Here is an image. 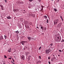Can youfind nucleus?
I'll use <instances>...</instances> for the list:
<instances>
[{
	"instance_id": "1",
	"label": "nucleus",
	"mask_w": 64,
	"mask_h": 64,
	"mask_svg": "<svg viewBox=\"0 0 64 64\" xmlns=\"http://www.w3.org/2000/svg\"><path fill=\"white\" fill-rule=\"evenodd\" d=\"M50 49V51L49 50H46V54H49V52H52V48H51Z\"/></svg>"
},
{
	"instance_id": "2",
	"label": "nucleus",
	"mask_w": 64,
	"mask_h": 64,
	"mask_svg": "<svg viewBox=\"0 0 64 64\" xmlns=\"http://www.w3.org/2000/svg\"><path fill=\"white\" fill-rule=\"evenodd\" d=\"M57 38L58 39H56V42H60L61 41V37L59 38V37H58Z\"/></svg>"
},
{
	"instance_id": "3",
	"label": "nucleus",
	"mask_w": 64,
	"mask_h": 64,
	"mask_svg": "<svg viewBox=\"0 0 64 64\" xmlns=\"http://www.w3.org/2000/svg\"><path fill=\"white\" fill-rule=\"evenodd\" d=\"M20 57L21 59L23 60H25V56H24L22 55L20 56Z\"/></svg>"
},
{
	"instance_id": "4",
	"label": "nucleus",
	"mask_w": 64,
	"mask_h": 64,
	"mask_svg": "<svg viewBox=\"0 0 64 64\" xmlns=\"http://www.w3.org/2000/svg\"><path fill=\"white\" fill-rule=\"evenodd\" d=\"M54 22L56 24H57V23L59 22V19H56L55 20H54Z\"/></svg>"
},
{
	"instance_id": "5",
	"label": "nucleus",
	"mask_w": 64,
	"mask_h": 64,
	"mask_svg": "<svg viewBox=\"0 0 64 64\" xmlns=\"http://www.w3.org/2000/svg\"><path fill=\"white\" fill-rule=\"evenodd\" d=\"M25 43H27V41H22L20 42V44H22V43H24V44Z\"/></svg>"
},
{
	"instance_id": "6",
	"label": "nucleus",
	"mask_w": 64,
	"mask_h": 64,
	"mask_svg": "<svg viewBox=\"0 0 64 64\" xmlns=\"http://www.w3.org/2000/svg\"><path fill=\"white\" fill-rule=\"evenodd\" d=\"M25 55L26 56H27V55H28V54H30V53L29 52H25Z\"/></svg>"
},
{
	"instance_id": "7",
	"label": "nucleus",
	"mask_w": 64,
	"mask_h": 64,
	"mask_svg": "<svg viewBox=\"0 0 64 64\" xmlns=\"http://www.w3.org/2000/svg\"><path fill=\"white\" fill-rule=\"evenodd\" d=\"M62 24V22H61L60 23H59V24L58 25V26H59V27H61V25Z\"/></svg>"
},
{
	"instance_id": "8",
	"label": "nucleus",
	"mask_w": 64,
	"mask_h": 64,
	"mask_svg": "<svg viewBox=\"0 0 64 64\" xmlns=\"http://www.w3.org/2000/svg\"><path fill=\"white\" fill-rule=\"evenodd\" d=\"M11 48H10L8 50V52H10L11 51Z\"/></svg>"
},
{
	"instance_id": "9",
	"label": "nucleus",
	"mask_w": 64,
	"mask_h": 64,
	"mask_svg": "<svg viewBox=\"0 0 64 64\" xmlns=\"http://www.w3.org/2000/svg\"><path fill=\"white\" fill-rule=\"evenodd\" d=\"M27 38H28V39L29 40V41H30V40H31V37L28 36Z\"/></svg>"
},
{
	"instance_id": "10",
	"label": "nucleus",
	"mask_w": 64,
	"mask_h": 64,
	"mask_svg": "<svg viewBox=\"0 0 64 64\" xmlns=\"http://www.w3.org/2000/svg\"><path fill=\"white\" fill-rule=\"evenodd\" d=\"M44 18L46 19H47V16H44Z\"/></svg>"
},
{
	"instance_id": "11",
	"label": "nucleus",
	"mask_w": 64,
	"mask_h": 64,
	"mask_svg": "<svg viewBox=\"0 0 64 64\" xmlns=\"http://www.w3.org/2000/svg\"><path fill=\"white\" fill-rule=\"evenodd\" d=\"M7 18L8 19H11V18L10 16H8L7 17Z\"/></svg>"
},
{
	"instance_id": "12",
	"label": "nucleus",
	"mask_w": 64,
	"mask_h": 64,
	"mask_svg": "<svg viewBox=\"0 0 64 64\" xmlns=\"http://www.w3.org/2000/svg\"><path fill=\"white\" fill-rule=\"evenodd\" d=\"M41 61H38V62H36V64H38V63H41Z\"/></svg>"
},
{
	"instance_id": "13",
	"label": "nucleus",
	"mask_w": 64,
	"mask_h": 64,
	"mask_svg": "<svg viewBox=\"0 0 64 64\" xmlns=\"http://www.w3.org/2000/svg\"><path fill=\"white\" fill-rule=\"evenodd\" d=\"M31 16H33V17H34H34H35V15H34V14H31Z\"/></svg>"
},
{
	"instance_id": "14",
	"label": "nucleus",
	"mask_w": 64,
	"mask_h": 64,
	"mask_svg": "<svg viewBox=\"0 0 64 64\" xmlns=\"http://www.w3.org/2000/svg\"><path fill=\"white\" fill-rule=\"evenodd\" d=\"M60 17L62 21H63V19L62 18V16H60Z\"/></svg>"
},
{
	"instance_id": "15",
	"label": "nucleus",
	"mask_w": 64,
	"mask_h": 64,
	"mask_svg": "<svg viewBox=\"0 0 64 64\" xmlns=\"http://www.w3.org/2000/svg\"><path fill=\"white\" fill-rule=\"evenodd\" d=\"M0 39V40H2V39H3V36H1Z\"/></svg>"
},
{
	"instance_id": "16",
	"label": "nucleus",
	"mask_w": 64,
	"mask_h": 64,
	"mask_svg": "<svg viewBox=\"0 0 64 64\" xmlns=\"http://www.w3.org/2000/svg\"><path fill=\"white\" fill-rule=\"evenodd\" d=\"M15 32L16 33H17V34H18L19 33V32H18V30H17Z\"/></svg>"
},
{
	"instance_id": "17",
	"label": "nucleus",
	"mask_w": 64,
	"mask_h": 64,
	"mask_svg": "<svg viewBox=\"0 0 64 64\" xmlns=\"http://www.w3.org/2000/svg\"><path fill=\"white\" fill-rule=\"evenodd\" d=\"M29 24H30V25H32V23L31 22H30L29 23Z\"/></svg>"
},
{
	"instance_id": "18",
	"label": "nucleus",
	"mask_w": 64,
	"mask_h": 64,
	"mask_svg": "<svg viewBox=\"0 0 64 64\" xmlns=\"http://www.w3.org/2000/svg\"><path fill=\"white\" fill-rule=\"evenodd\" d=\"M54 10L55 12H57V9H56L54 8Z\"/></svg>"
},
{
	"instance_id": "19",
	"label": "nucleus",
	"mask_w": 64,
	"mask_h": 64,
	"mask_svg": "<svg viewBox=\"0 0 64 64\" xmlns=\"http://www.w3.org/2000/svg\"><path fill=\"white\" fill-rule=\"evenodd\" d=\"M53 44H49V45H50L51 46H53Z\"/></svg>"
},
{
	"instance_id": "20",
	"label": "nucleus",
	"mask_w": 64,
	"mask_h": 64,
	"mask_svg": "<svg viewBox=\"0 0 64 64\" xmlns=\"http://www.w3.org/2000/svg\"><path fill=\"white\" fill-rule=\"evenodd\" d=\"M0 6L1 7V8H2V7H3V6L2 5H0Z\"/></svg>"
},
{
	"instance_id": "21",
	"label": "nucleus",
	"mask_w": 64,
	"mask_h": 64,
	"mask_svg": "<svg viewBox=\"0 0 64 64\" xmlns=\"http://www.w3.org/2000/svg\"><path fill=\"white\" fill-rule=\"evenodd\" d=\"M4 58H7L6 56L5 55L4 56Z\"/></svg>"
},
{
	"instance_id": "22",
	"label": "nucleus",
	"mask_w": 64,
	"mask_h": 64,
	"mask_svg": "<svg viewBox=\"0 0 64 64\" xmlns=\"http://www.w3.org/2000/svg\"><path fill=\"white\" fill-rule=\"evenodd\" d=\"M17 10V9H16V10H13V11L14 12H16V10Z\"/></svg>"
},
{
	"instance_id": "23",
	"label": "nucleus",
	"mask_w": 64,
	"mask_h": 64,
	"mask_svg": "<svg viewBox=\"0 0 64 64\" xmlns=\"http://www.w3.org/2000/svg\"><path fill=\"white\" fill-rule=\"evenodd\" d=\"M56 37H59V34H57L56 35Z\"/></svg>"
},
{
	"instance_id": "24",
	"label": "nucleus",
	"mask_w": 64,
	"mask_h": 64,
	"mask_svg": "<svg viewBox=\"0 0 64 64\" xmlns=\"http://www.w3.org/2000/svg\"><path fill=\"white\" fill-rule=\"evenodd\" d=\"M59 52H62V50H58Z\"/></svg>"
},
{
	"instance_id": "25",
	"label": "nucleus",
	"mask_w": 64,
	"mask_h": 64,
	"mask_svg": "<svg viewBox=\"0 0 64 64\" xmlns=\"http://www.w3.org/2000/svg\"><path fill=\"white\" fill-rule=\"evenodd\" d=\"M46 23H48V19H46Z\"/></svg>"
},
{
	"instance_id": "26",
	"label": "nucleus",
	"mask_w": 64,
	"mask_h": 64,
	"mask_svg": "<svg viewBox=\"0 0 64 64\" xmlns=\"http://www.w3.org/2000/svg\"><path fill=\"white\" fill-rule=\"evenodd\" d=\"M61 42H64V40H63V39H62Z\"/></svg>"
},
{
	"instance_id": "27",
	"label": "nucleus",
	"mask_w": 64,
	"mask_h": 64,
	"mask_svg": "<svg viewBox=\"0 0 64 64\" xmlns=\"http://www.w3.org/2000/svg\"><path fill=\"white\" fill-rule=\"evenodd\" d=\"M32 1H33V0H29V1L30 2H32Z\"/></svg>"
},
{
	"instance_id": "28",
	"label": "nucleus",
	"mask_w": 64,
	"mask_h": 64,
	"mask_svg": "<svg viewBox=\"0 0 64 64\" xmlns=\"http://www.w3.org/2000/svg\"><path fill=\"white\" fill-rule=\"evenodd\" d=\"M2 10H4V8H3V7H2Z\"/></svg>"
},
{
	"instance_id": "29",
	"label": "nucleus",
	"mask_w": 64,
	"mask_h": 64,
	"mask_svg": "<svg viewBox=\"0 0 64 64\" xmlns=\"http://www.w3.org/2000/svg\"><path fill=\"white\" fill-rule=\"evenodd\" d=\"M39 58L40 59H41V56H39Z\"/></svg>"
},
{
	"instance_id": "30",
	"label": "nucleus",
	"mask_w": 64,
	"mask_h": 64,
	"mask_svg": "<svg viewBox=\"0 0 64 64\" xmlns=\"http://www.w3.org/2000/svg\"><path fill=\"white\" fill-rule=\"evenodd\" d=\"M51 61H53V59L52 58L51 59Z\"/></svg>"
},
{
	"instance_id": "31",
	"label": "nucleus",
	"mask_w": 64,
	"mask_h": 64,
	"mask_svg": "<svg viewBox=\"0 0 64 64\" xmlns=\"http://www.w3.org/2000/svg\"><path fill=\"white\" fill-rule=\"evenodd\" d=\"M41 7H42V9H43V6H42Z\"/></svg>"
},
{
	"instance_id": "32",
	"label": "nucleus",
	"mask_w": 64,
	"mask_h": 64,
	"mask_svg": "<svg viewBox=\"0 0 64 64\" xmlns=\"http://www.w3.org/2000/svg\"><path fill=\"white\" fill-rule=\"evenodd\" d=\"M41 48V46H40V47L38 49H39V50H40V49Z\"/></svg>"
},
{
	"instance_id": "33",
	"label": "nucleus",
	"mask_w": 64,
	"mask_h": 64,
	"mask_svg": "<svg viewBox=\"0 0 64 64\" xmlns=\"http://www.w3.org/2000/svg\"><path fill=\"white\" fill-rule=\"evenodd\" d=\"M58 64H62V62H60L58 63Z\"/></svg>"
},
{
	"instance_id": "34",
	"label": "nucleus",
	"mask_w": 64,
	"mask_h": 64,
	"mask_svg": "<svg viewBox=\"0 0 64 64\" xmlns=\"http://www.w3.org/2000/svg\"><path fill=\"white\" fill-rule=\"evenodd\" d=\"M5 2L6 3H7V0H5Z\"/></svg>"
},
{
	"instance_id": "35",
	"label": "nucleus",
	"mask_w": 64,
	"mask_h": 64,
	"mask_svg": "<svg viewBox=\"0 0 64 64\" xmlns=\"http://www.w3.org/2000/svg\"><path fill=\"white\" fill-rule=\"evenodd\" d=\"M4 38H6V35H4Z\"/></svg>"
},
{
	"instance_id": "36",
	"label": "nucleus",
	"mask_w": 64,
	"mask_h": 64,
	"mask_svg": "<svg viewBox=\"0 0 64 64\" xmlns=\"http://www.w3.org/2000/svg\"><path fill=\"white\" fill-rule=\"evenodd\" d=\"M48 59H50V57H48Z\"/></svg>"
},
{
	"instance_id": "37",
	"label": "nucleus",
	"mask_w": 64,
	"mask_h": 64,
	"mask_svg": "<svg viewBox=\"0 0 64 64\" xmlns=\"http://www.w3.org/2000/svg\"><path fill=\"white\" fill-rule=\"evenodd\" d=\"M41 29H42H42H43V26H41Z\"/></svg>"
},
{
	"instance_id": "38",
	"label": "nucleus",
	"mask_w": 64,
	"mask_h": 64,
	"mask_svg": "<svg viewBox=\"0 0 64 64\" xmlns=\"http://www.w3.org/2000/svg\"><path fill=\"white\" fill-rule=\"evenodd\" d=\"M22 45H24V43H22Z\"/></svg>"
},
{
	"instance_id": "39",
	"label": "nucleus",
	"mask_w": 64,
	"mask_h": 64,
	"mask_svg": "<svg viewBox=\"0 0 64 64\" xmlns=\"http://www.w3.org/2000/svg\"><path fill=\"white\" fill-rule=\"evenodd\" d=\"M41 10H42H42H43V8H42L41 9Z\"/></svg>"
},
{
	"instance_id": "40",
	"label": "nucleus",
	"mask_w": 64,
	"mask_h": 64,
	"mask_svg": "<svg viewBox=\"0 0 64 64\" xmlns=\"http://www.w3.org/2000/svg\"><path fill=\"white\" fill-rule=\"evenodd\" d=\"M48 63H49V64H50V62H49Z\"/></svg>"
},
{
	"instance_id": "41",
	"label": "nucleus",
	"mask_w": 64,
	"mask_h": 64,
	"mask_svg": "<svg viewBox=\"0 0 64 64\" xmlns=\"http://www.w3.org/2000/svg\"><path fill=\"white\" fill-rule=\"evenodd\" d=\"M38 1L40 2H41V0H38Z\"/></svg>"
},
{
	"instance_id": "42",
	"label": "nucleus",
	"mask_w": 64,
	"mask_h": 64,
	"mask_svg": "<svg viewBox=\"0 0 64 64\" xmlns=\"http://www.w3.org/2000/svg\"><path fill=\"white\" fill-rule=\"evenodd\" d=\"M36 28H37L38 29H39V28H38V26H37V27H36Z\"/></svg>"
},
{
	"instance_id": "43",
	"label": "nucleus",
	"mask_w": 64,
	"mask_h": 64,
	"mask_svg": "<svg viewBox=\"0 0 64 64\" xmlns=\"http://www.w3.org/2000/svg\"><path fill=\"white\" fill-rule=\"evenodd\" d=\"M12 60H13V62H14V60H13V59H12Z\"/></svg>"
},
{
	"instance_id": "44",
	"label": "nucleus",
	"mask_w": 64,
	"mask_h": 64,
	"mask_svg": "<svg viewBox=\"0 0 64 64\" xmlns=\"http://www.w3.org/2000/svg\"><path fill=\"white\" fill-rule=\"evenodd\" d=\"M24 50H25V48H24Z\"/></svg>"
},
{
	"instance_id": "45",
	"label": "nucleus",
	"mask_w": 64,
	"mask_h": 64,
	"mask_svg": "<svg viewBox=\"0 0 64 64\" xmlns=\"http://www.w3.org/2000/svg\"><path fill=\"white\" fill-rule=\"evenodd\" d=\"M9 59H11V58H8Z\"/></svg>"
},
{
	"instance_id": "46",
	"label": "nucleus",
	"mask_w": 64,
	"mask_h": 64,
	"mask_svg": "<svg viewBox=\"0 0 64 64\" xmlns=\"http://www.w3.org/2000/svg\"><path fill=\"white\" fill-rule=\"evenodd\" d=\"M59 0H58L57 1V2H59Z\"/></svg>"
},
{
	"instance_id": "47",
	"label": "nucleus",
	"mask_w": 64,
	"mask_h": 64,
	"mask_svg": "<svg viewBox=\"0 0 64 64\" xmlns=\"http://www.w3.org/2000/svg\"><path fill=\"white\" fill-rule=\"evenodd\" d=\"M45 30H46V28H45Z\"/></svg>"
},
{
	"instance_id": "48",
	"label": "nucleus",
	"mask_w": 64,
	"mask_h": 64,
	"mask_svg": "<svg viewBox=\"0 0 64 64\" xmlns=\"http://www.w3.org/2000/svg\"><path fill=\"white\" fill-rule=\"evenodd\" d=\"M60 56V55L59 54L58 55V56H59V57Z\"/></svg>"
},
{
	"instance_id": "49",
	"label": "nucleus",
	"mask_w": 64,
	"mask_h": 64,
	"mask_svg": "<svg viewBox=\"0 0 64 64\" xmlns=\"http://www.w3.org/2000/svg\"><path fill=\"white\" fill-rule=\"evenodd\" d=\"M12 63V64H15V63H14V62H13Z\"/></svg>"
},
{
	"instance_id": "50",
	"label": "nucleus",
	"mask_w": 64,
	"mask_h": 64,
	"mask_svg": "<svg viewBox=\"0 0 64 64\" xmlns=\"http://www.w3.org/2000/svg\"><path fill=\"white\" fill-rule=\"evenodd\" d=\"M28 8H30V6H29Z\"/></svg>"
},
{
	"instance_id": "51",
	"label": "nucleus",
	"mask_w": 64,
	"mask_h": 64,
	"mask_svg": "<svg viewBox=\"0 0 64 64\" xmlns=\"http://www.w3.org/2000/svg\"><path fill=\"white\" fill-rule=\"evenodd\" d=\"M26 49H27V47H26Z\"/></svg>"
},
{
	"instance_id": "52",
	"label": "nucleus",
	"mask_w": 64,
	"mask_h": 64,
	"mask_svg": "<svg viewBox=\"0 0 64 64\" xmlns=\"http://www.w3.org/2000/svg\"><path fill=\"white\" fill-rule=\"evenodd\" d=\"M53 56L54 57V56H55V55H53Z\"/></svg>"
},
{
	"instance_id": "53",
	"label": "nucleus",
	"mask_w": 64,
	"mask_h": 64,
	"mask_svg": "<svg viewBox=\"0 0 64 64\" xmlns=\"http://www.w3.org/2000/svg\"><path fill=\"white\" fill-rule=\"evenodd\" d=\"M3 64H5V63H4Z\"/></svg>"
},
{
	"instance_id": "54",
	"label": "nucleus",
	"mask_w": 64,
	"mask_h": 64,
	"mask_svg": "<svg viewBox=\"0 0 64 64\" xmlns=\"http://www.w3.org/2000/svg\"><path fill=\"white\" fill-rule=\"evenodd\" d=\"M54 59H55V57H54Z\"/></svg>"
},
{
	"instance_id": "55",
	"label": "nucleus",
	"mask_w": 64,
	"mask_h": 64,
	"mask_svg": "<svg viewBox=\"0 0 64 64\" xmlns=\"http://www.w3.org/2000/svg\"><path fill=\"white\" fill-rule=\"evenodd\" d=\"M11 62L12 63L13 62H12V61H11Z\"/></svg>"
},
{
	"instance_id": "56",
	"label": "nucleus",
	"mask_w": 64,
	"mask_h": 64,
	"mask_svg": "<svg viewBox=\"0 0 64 64\" xmlns=\"http://www.w3.org/2000/svg\"><path fill=\"white\" fill-rule=\"evenodd\" d=\"M14 58H15L16 59V57H14Z\"/></svg>"
},
{
	"instance_id": "57",
	"label": "nucleus",
	"mask_w": 64,
	"mask_h": 64,
	"mask_svg": "<svg viewBox=\"0 0 64 64\" xmlns=\"http://www.w3.org/2000/svg\"><path fill=\"white\" fill-rule=\"evenodd\" d=\"M24 11H25V10H24Z\"/></svg>"
},
{
	"instance_id": "58",
	"label": "nucleus",
	"mask_w": 64,
	"mask_h": 64,
	"mask_svg": "<svg viewBox=\"0 0 64 64\" xmlns=\"http://www.w3.org/2000/svg\"><path fill=\"white\" fill-rule=\"evenodd\" d=\"M48 18L49 19H50V18H49V17L48 16Z\"/></svg>"
},
{
	"instance_id": "59",
	"label": "nucleus",
	"mask_w": 64,
	"mask_h": 64,
	"mask_svg": "<svg viewBox=\"0 0 64 64\" xmlns=\"http://www.w3.org/2000/svg\"><path fill=\"white\" fill-rule=\"evenodd\" d=\"M51 1H54V0H51Z\"/></svg>"
},
{
	"instance_id": "60",
	"label": "nucleus",
	"mask_w": 64,
	"mask_h": 64,
	"mask_svg": "<svg viewBox=\"0 0 64 64\" xmlns=\"http://www.w3.org/2000/svg\"><path fill=\"white\" fill-rule=\"evenodd\" d=\"M23 13H25V12H23Z\"/></svg>"
},
{
	"instance_id": "61",
	"label": "nucleus",
	"mask_w": 64,
	"mask_h": 64,
	"mask_svg": "<svg viewBox=\"0 0 64 64\" xmlns=\"http://www.w3.org/2000/svg\"><path fill=\"white\" fill-rule=\"evenodd\" d=\"M62 50V52H63V50Z\"/></svg>"
},
{
	"instance_id": "62",
	"label": "nucleus",
	"mask_w": 64,
	"mask_h": 64,
	"mask_svg": "<svg viewBox=\"0 0 64 64\" xmlns=\"http://www.w3.org/2000/svg\"><path fill=\"white\" fill-rule=\"evenodd\" d=\"M29 60H30V59H29Z\"/></svg>"
}]
</instances>
